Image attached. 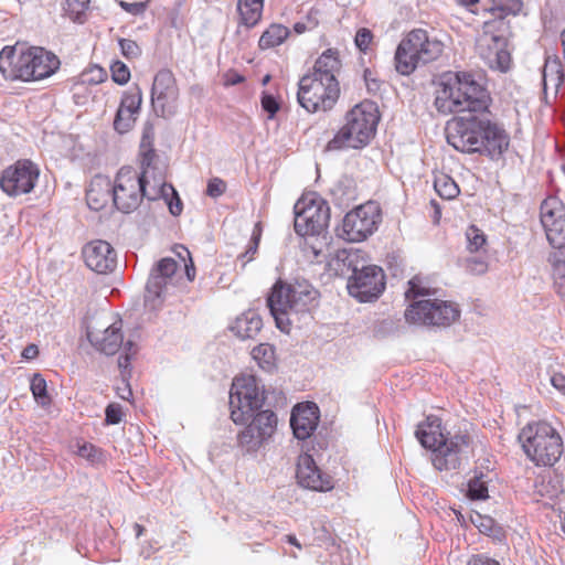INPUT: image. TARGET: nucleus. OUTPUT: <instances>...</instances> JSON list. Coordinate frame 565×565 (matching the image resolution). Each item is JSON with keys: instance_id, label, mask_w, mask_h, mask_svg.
<instances>
[{"instance_id": "obj_1", "label": "nucleus", "mask_w": 565, "mask_h": 565, "mask_svg": "<svg viewBox=\"0 0 565 565\" xmlns=\"http://www.w3.org/2000/svg\"><path fill=\"white\" fill-rule=\"evenodd\" d=\"M492 97L475 74L445 72L434 82V107L439 115L489 113Z\"/></svg>"}, {"instance_id": "obj_2", "label": "nucleus", "mask_w": 565, "mask_h": 565, "mask_svg": "<svg viewBox=\"0 0 565 565\" xmlns=\"http://www.w3.org/2000/svg\"><path fill=\"white\" fill-rule=\"evenodd\" d=\"M447 142L463 153H486L499 157L510 146V136L503 126L487 117L457 116L446 125Z\"/></svg>"}, {"instance_id": "obj_3", "label": "nucleus", "mask_w": 565, "mask_h": 565, "mask_svg": "<svg viewBox=\"0 0 565 565\" xmlns=\"http://www.w3.org/2000/svg\"><path fill=\"white\" fill-rule=\"evenodd\" d=\"M483 32L477 41L479 55L490 68L507 72L511 55L507 50V34L510 29L505 19L516 15L523 8L521 0H491L482 2Z\"/></svg>"}, {"instance_id": "obj_4", "label": "nucleus", "mask_w": 565, "mask_h": 565, "mask_svg": "<svg viewBox=\"0 0 565 565\" xmlns=\"http://www.w3.org/2000/svg\"><path fill=\"white\" fill-rule=\"evenodd\" d=\"M60 67L58 56L41 46L18 50L7 45L0 51V73L9 81H42L54 75Z\"/></svg>"}, {"instance_id": "obj_5", "label": "nucleus", "mask_w": 565, "mask_h": 565, "mask_svg": "<svg viewBox=\"0 0 565 565\" xmlns=\"http://www.w3.org/2000/svg\"><path fill=\"white\" fill-rule=\"evenodd\" d=\"M380 111L375 103L364 99L344 115V124L326 146L328 151L361 150L376 135Z\"/></svg>"}, {"instance_id": "obj_6", "label": "nucleus", "mask_w": 565, "mask_h": 565, "mask_svg": "<svg viewBox=\"0 0 565 565\" xmlns=\"http://www.w3.org/2000/svg\"><path fill=\"white\" fill-rule=\"evenodd\" d=\"M416 437L423 447L433 450V465L440 471L457 469L470 446L468 435L458 434L446 438L441 429V419L435 415H428L417 426Z\"/></svg>"}, {"instance_id": "obj_7", "label": "nucleus", "mask_w": 565, "mask_h": 565, "mask_svg": "<svg viewBox=\"0 0 565 565\" xmlns=\"http://www.w3.org/2000/svg\"><path fill=\"white\" fill-rule=\"evenodd\" d=\"M519 440L526 458L536 467H553L564 452L562 436L546 420L527 423Z\"/></svg>"}, {"instance_id": "obj_8", "label": "nucleus", "mask_w": 565, "mask_h": 565, "mask_svg": "<svg viewBox=\"0 0 565 565\" xmlns=\"http://www.w3.org/2000/svg\"><path fill=\"white\" fill-rule=\"evenodd\" d=\"M443 41L429 34L425 29L407 32L396 47L394 62L402 75H411L419 64L437 61L444 53Z\"/></svg>"}, {"instance_id": "obj_9", "label": "nucleus", "mask_w": 565, "mask_h": 565, "mask_svg": "<svg viewBox=\"0 0 565 565\" xmlns=\"http://www.w3.org/2000/svg\"><path fill=\"white\" fill-rule=\"evenodd\" d=\"M113 184V203L124 213L135 211L143 198L156 200L154 182L140 175L132 167H122L116 174Z\"/></svg>"}, {"instance_id": "obj_10", "label": "nucleus", "mask_w": 565, "mask_h": 565, "mask_svg": "<svg viewBox=\"0 0 565 565\" xmlns=\"http://www.w3.org/2000/svg\"><path fill=\"white\" fill-rule=\"evenodd\" d=\"M318 291L307 281L287 284L278 280L268 297V307L281 328V316L305 312L317 299Z\"/></svg>"}, {"instance_id": "obj_11", "label": "nucleus", "mask_w": 565, "mask_h": 565, "mask_svg": "<svg viewBox=\"0 0 565 565\" xmlns=\"http://www.w3.org/2000/svg\"><path fill=\"white\" fill-rule=\"evenodd\" d=\"M340 95V83H332L308 73L299 79L297 100L309 114L330 111L337 105Z\"/></svg>"}, {"instance_id": "obj_12", "label": "nucleus", "mask_w": 565, "mask_h": 565, "mask_svg": "<svg viewBox=\"0 0 565 565\" xmlns=\"http://www.w3.org/2000/svg\"><path fill=\"white\" fill-rule=\"evenodd\" d=\"M265 399V392L260 390L254 375L236 376L230 392L231 419L235 424H246L263 407Z\"/></svg>"}, {"instance_id": "obj_13", "label": "nucleus", "mask_w": 565, "mask_h": 565, "mask_svg": "<svg viewBox=\"0 0 565 565\" xmlns=\"http://www.w3.org/2000/svg\"><path fill=\"white\" fill-rule=\"evenodd\" d=\"M294 210L295 231L301 236L319 235L329 225L330 207L316 192L303 194Z\"/></svg>"}, {"instance_id": "obj_14", "label": "nucleus", "mask_w": 565, "mask_h": 565, "mask_svg": "<svg viewBox=\"0 0 565 565\" xmlns=\"http://www.w3.org/2000/svg\"><path fill=\"white\" fill-rule=\"evenodd\" d=\"M460 317L458 306L441 299L413 301L405 310L408 323L426 327H449Z\"/></svg>"}, {"instance_id": "obj_15", "label": "nucleus", "mask_w": 565, "mask_h": 565, "mask_svg": "<svg viewBox=\"0 0 565 565\" xmlns=\"http://www.w3.org/2000/svg\"><path fill=\"white\" fill-rule=\"evenodd\" d=\"M382 221L379 203L367 201L349 211L343 217V237L349 242H362L371 236Z\"/></svg>"}, {"instance_id": "obj_16", "label": "nucleus", "mask_w": 565, "mask_h": 565, "mask_svg": "<svg viewBox=\"0 0 565 565\" xmlns=\"http://www.w3.org/2000/svg\"><path fill=\"white\" fill-rule=\"evenodd\" d=\"M247 422L246 427L237 434V444L247 451H256L274 436L278 418L270 409H259Z\"/></svg>"}, {"instance_id": "obj_17", "label": "nucleus", "mask_w": 565, "mask_h": 565, "mask_svg": "<svg viewBox=\"0 0 565 565\" xmlns=\"http://www.w3.org/2000/svg\"><path fill=\"white\" fill-rule=\"evenodd\" d=\"M39 177V167L29 159H21L3 170L0 186L10 196L26 194L33 191Z\"/></svg>"}, {"instance_id": "obj_18", "label": "nucleus", "mask_w": 565, "mask_h": 565, "mask_svg": "<svg viewBox=\"0 0 565 565\" xmlns=\"http://www.w3.org/2000/svg\"><path fill=\"white\" fill-rule=\"evenodd\" d=\"M179 87L170 70H160L152 83L151 103L157 114L169 117L178 109Z\"/></svg>"}, {"instance_id": "obj_19", "label": "nucleus", "mask_w": 565, "mask_h": 565, "mask_svg": "<svg viewBox=\"0 0 565 565\" xmlns=\"http://www.w3.org/2000/svg\"><path fill=\"white\" fill-rule=\"evenodd\" d=\"M385 288L384 273L379 266H366L349 279V294L361 302L376 299Z\"/></svg>"}, {"instance_id": "obj_20", "label": "nucleus", "mask_w": 565, "mask_h": 565, "mask_svg": "<svg viewBox=\"0 0 565 565\" xmlns=\"http://www.w3.org/2000/svg\"><path fill=\"white\" fill-rule=\"evenodd\" d=\"M541 222L547 241L554 248L565 246V206L556 198L550 196L541 204Z\"/></svg>"}, {"instance_id": "obj_21", "label": "nucleus", "mask_w": 565, "mask_h": 565, "mask_svg": "<svg viewBox=\"0 0 565 565\" xmlns=\"http://www.w3.org/2000/svg\"><path fill=\"white\" fill-rule=\"evenodd\" d=\"M296 478L302 488L309 490L327 492L334 488L332 477L323 472L307 452L299 455L297 459Z\"/></svg>"}, {"instance_id": "obj_22", "label": "nucleus", "mask_w": 565, "mask_h": 565, "mask_svg": "<svg viewBox=\"0 0 565 565\" xmlns=\"http://www.w3.org/2000/svg\"><path fill=\"white\" fill-rule=\"evenodd\" d=\"M142 92L137 85L124 92L117 109L114 128L119 134L128 132L135 126L140 114Z\"/></svg>"}, {"instance_id": "obj_23", "label": "nucleus", "mask_w": 565, "mask_h": 565, "mask_svg": "<svg viewBox=\"0 0 565 565\" xmlns=\"http://www.w3.org/2000/svg\"><path fill=\"white\" fill-rule=\"evenodd\" d=\"M86 266L97 274H107L116 267V252L113 246L103 239L87 243L82 250Z\"/></svg>"}, {"instance_id": "obj_24", "label": "nucleus", "mask_w": 565, "mask_h": 565, "mask_svg": "<svg viewBox=\"0 0 565 565\" xmlns=\"http://www.w3.org/2000/svg\"><path fill=\"white\" fill-rule=\"evenodd\" d=\"M178 263L170 257L160 259L151 270L146 286V301L156 307V301L167 291L168 285L177 273Z\"/></svg>"}, {"instance_id": "obj_25", "label": "nucleus", "mask_w": 565, "mask_h": 565, "mask_svg": "<svg viewBox=\"0 0 565 565\" xmlns=\"http://www.w3.org/2000/svg\"><path fill=\"white\" fill-rule=\"evenodd\" d=\"M154 131L152 126H146L139 146L140 175L150 179L153 183V177H158L159 171H164L167 179V166L160 163L159 157L153 148Z\"/></svg>"}, {"instance_id": "obj_26", "label": "nucleus", "mask_w": 565, "mask_h": 565, "mask_svg": "<svg viewBox=\"0 0 565 565\" xmlns=\"http://www.w3.org/2000/svg\"><path fill=\"white\" fill-rule=\"evenodd\" d=\"M319 422V409L315 403L298 404L291 412L290 425L296 438H309Z\"/></svg>"}, {"instance_id": "obj_27", "label": "nucleus", "mask_w": 565, "mask_h": 565, "mask_svg": "<svg viewBox=\"0 0 565 565\" xmlns=\"http://www.w3.org/2000/svg\"><path fill=\"white\" fill-rule=\"evenodd\" d=\"M342 68V61L338 49L330 47L324 50L315 61L313 66L308 74L319 78L329 79L332 83H340L338 74Z\"/></svg>"}, {"instance_id": "obj_28", "label": "nucleus", "mask_w": 565, "mask_h": 565, "mask_svg": "<svg viewBox=\"0 0 565 565\" xmlns=\"http://www.w3.org/2000/svg\"><path fill=\"white\" fill-rule=\"evenodd\" d=\"M86 202L90 210L100 211L113 202L111 181L104 175H95L86 191Z\"/></svg>"}, {"instance_id": "obj_29", "label": "nucleus", "mask_w": 565, "mask_h": 565, "mask_svg": "<svg viewBox=\"0 0 565 565\" xmlns=\"http://www.w3.org/2000/svg\"><path fill=\"white\" fill-rule=\"evenodd\" d=\"M265 0H237V23L246 29L257 26L264 12Z\"/></svg>"}, {"instance_id": "obj_30", "label": "nucleus", "mask_w": 565, "mask_h": 565, "mask_svg": "<svg viewBox=\"0 0 565 565\" xmlns=\"http://www.w3.org/2000/svg\"><path fill=\"white\" fill-rule=\"evenodd\" d=\"M154 190H157L156 200L163 199L172 215L179 216L182 213V201L172 184L164 180V171H159L158 177H153Z\"/></svg>"}, {"instance_id": "obj_31", "label": "nucleus", "mask_w": 565, "mask_h": 565, "mask_svg": "<svg viewBox=\"0 0 565 565\" xmlns=\"http://www.w3.org/2000/svg\"><path fill=\"white\" fill-rule=\"evenodd\" d=\"M564 81L563 66L557 56H548L542 71L543 90L557 93Z\"/></svg>"}, {"instance_id": "obj_32", "label": "nucleus", "mask_w": 565, "mask_h": 565, "mask_svg": "<svg viewBox=\"0 0 565 565\" xmlns=\"http://www.w3.org/2000/svg\"><path fill=\"white\" fill-rule=\"evenodd\" d=\"M121 322H115L104 330L100 337L94 340L96 348L105 354H115L122 345Z\"/></svg>"}, {"instance_id": "obj_33", "label": "nucleus", "mask_w": 565, "mask_h": 565, "mask_svg": "<svg viewBox=\"0 0 565 565\" xmlns=\"http://www.w3.org/2000/svg\"><path fill=\"white\" fill-rule=\"evenodd\" d=\"M290 36V30L281 23H270L260 34L258 49L267 51L277 47Z\"/></svg>"}, {"instance_id": "obj_34", "label": "nucleus", "mask_w": 565, "mask_h": 565, "mask_svg": "<svg viewBox=\"0 0 565 565\" xmlns=\"http://www.w3.org/2000/svg\"><path fill=\"white\" fill-rule=\"evenodd\" d=\"M262 327V318L255 312H247L235 320L232 329L241 339H253L258 334Z\"/></svg>"}, {"instance_id": "obj_35", "label": "nucleus", "mask_w": 565, "mask_h": 565, "mask_svg": "<svg viewBox=\"0 0 565 565\" xmlns=\"http://www.w3.org/2000/svg\"><path fill=\"white\" fill-rule=\"evenodd\" d=\"M107 72L105 68L98 66V65H90L86 67L78 77L74 81L72 90H73V97L75 102L78 104V90L83 88L85 85H98L107 79Z\"/></svg>"}, {"instance_id": "obj_36", "label": "nucleus", "mask_w": 565, "mask_h": 565, "mask_svg": "<svg viewBox=\"0 0 565 565\" xmlns=\"http://www.w3.org/2000/svg\"><path fill=\"white\" fill-rule=\"evenodd\" d=\"M434 188L437 194L446 200H454L460 193V189L456 181L446 173L435 175Z\"/></svg>"}, {"instance_id": "obj_37", "label": "nucleus", "mask_w": 565, "mask_h": 565, "mask_svg": "<svg viewBox=\"0 0 565 565\" xmlns=\"http://www.w3.org/2000/svg\"><path fill=\"white\" fill-rule=\"evenodd\" d=\"M90 0H64V14L73 22L83 23L87 19Z\"/></svg>"}, {"instance_id": "obj_38", "label": "nucleus", "mask_w": 565, "mask_h": 565, "mask_svg": "<svg viewBox=\"0 0 565 565\" xmlns=\"http://www.w3.org/2000/svg\"><path fill=\"white\" fill-rule=\"evenodd\" d=\"M252 356L264 370H271L276 364L275 348L269 343H260L255 347Z\"/></svg>"}, {"instance_id": "obj_39", "label": "nucleus", "mask_w": 565, "mask_h": 565, "mask_svg": "<svg viewBox=\"0 0 565 565\" xmlns=\"http://www.w3.org/2000/svg\"><path fill=\"white\" fill-rule=\"evenodd\" d=\"M30 390L32 392V395L34 399L41 405V406H49L52 403L51 396L47 394V385L45 379L39 374L35 373L30 382Z\"/></svg>"}, {"instance_id": "obj_40", "label": "nucleus", "mask_w": 565, "mask_h": 565, "mask_svg": "<svg viewBox=\"0 0 565 565\" xmlns=\"http://www.w3.org/2000/svg\"><path fill=\"white\" fill-rule=\"evenodd\" d=\"M262 226L260 223H256L252 233V237L248 242L246 250L237 256V262L241 263L242 267H245L249 262L255 258L257 254L258 246L262 238Z\"/></svg>"}, {"instance_id": "obj_41", "label": "nucleus", "mask_w": 565, "mask_h": 565, "mask_svg": "<svg viewBox=\"0 0 565 565\" xmlns=\"http://www.w3.org/2000/svg\"><path fill=\"white\" fill-rule=\"evenodd\" d=\"M471 522L482 534L492 537H499L501 534V529L490 516L476 513L475 515H471Z\"/></svg>"}, {"instance_id": "obj_42", "label": "nucleus", "mask_w": 565, "mask_h": 565, "mask_svg": "<svg viewBox=\"0 0 565 565\" xmlns=\"http://www.w3.org/2000/svg\"><path fill=\"white\" fill-rule=\"evenodd\" d=\"M467 249L470 253H478L487 245V237L484 233L476 225H470L466 231Z\"/></svg>"}, {"instance_id": "obj_43", "label": "nucleus", "mask_w": 565, "mask_h": 565, "mask_svg": "<svg viewBox=\"0 0 565 565\" xmlns=\"http://www.w3.org/2000/svg\"><path fill=\"white\" fill-rule=\"evenodd\" d=\"M408 289L405 291L407 299H413L418 296H428L434 294L431 288L426 284L425 279L420 276H414L408 281Z\"/></svg>"}, {"instance_id": "obj_44", "label": "nucleus", "mask_w": 565, "mask_h": 565, "mask_svg": "<svg viewBox=\"0 0 565 565\" xmlns=\"http://www.w3.org/2000/svg\"><path fill=\"white\" fill-rule=\"evenodd\" d=\"M467 497L471 500H484L488 498L487 483L480 478L475 477L468 482Z\"/></svg>"}, {"instance_id": "obj_45", "label": "nucleus", "mask_w": 565, "mask_h": 565, "mask_svg": "<svg viewBox=\"0 0 565 565\" xmlns=\"http://www.w3.org/2000/svg\"><path fill=\"white\" fill-rule=\"evenodd\" d=\"M111 78L118 85H125L130 81V70L121 61L117 60L110 65Z\"/></svg>"}, {"instance_id": "obj_46", "label": "nucleus", "mask_w": 565, "mask_h": 565, "mask_svg": "<svg viewBox=\"0 0 565 565\" xmlns=\"http://www.w3.org/2000/svg\"><path fill=\"white\" fill-rule=\"evenodd\" d=\"M489 269V264L484 257H470L465 260V270L472 276L484 275Z\"/></svg>"}, {"instance_id": "obj_47", "label": "nucleus", "mask_w": 565, "mask_h": 565, "mask_svg": "<svg viewBox=\"0 0 565 565\" xmlns=\"http://www.w3.org/2000/svg\"><path fill=\"white\" fill-rule=\"evenodd\" d=\"M373 39H374V36L370 29L361 28L358 30V32L355 34L354 42H355L356 47L361 52L367 53L373 43Z\"/></svg>"}, {"instance_id": "obj_48", "label": "nucleus", "mask_w": 565, "mask_h": 565, "mask_svg": "<svg viewBox=\"0 0 565 565\" xmlns=\"http://www.w3.org/2000/svg\"><path fill=\"white\" fill-rule=\"evenodd\" d=\"M121 54L128 58H137L141 55V47L139 44L131 39H119L118 41Z\"/></svg>"}, {"instance_id": "obj_49", "label": "nucleus", "mask_w": 565, "mask_h": 565, "mask_svg": "<svg viewBox=\"0 0 565 565\" xmlns=\"http://www.w3.org/2000/svg\"><path fill=\"white\" fill-rule=\"evenodd\" d=\"M226 191V182L221 178H212L207 182L206 194L211 198H218Z\"/></svg>"}, {"instance_id": "obj_50", "label": "nucleus", "mask_w": 565, "mask_h": 565, "mask_svg": "<svg viewBox=\"0 0 565 565\" xmlns=\"http://www.w3.org/2000/svg\"><path fill=\"white\" fill-rule=\"evenodd\" d=\"M105 415H106V418H105L106 424H108V425L119 424L122 418L121 406L119 404H114V403L109 404L106 407Z\"/></svg>"}, {"instance_id": "obj_51", "label": "nucleus", "mask_w": 565, "mask_h": 565, "mask_svg": "<svg viewBox=\"0 0 565 565\" xmlns=\"http://www.w3.org/2000/svg\"><path fill=\"white\" fill-rule=\"evenodd\" d=\"M119 6L122 10H125L126 12H128L132 15H140L147 10L148 1H139V2L119 1Z\"/></svg>"}, {"instance_id": "obj_52", "label": "nucleus", "mask_w": 565, "mask_h": 565, "mask_svg": "<svg viewBox=\"0 0 565 565\" xmlns=\"http://www.w3.org/2000/svg\"><path fill=\"white\" fill-rule=\"evenodd\" d=\"M244 81H245V77L243 75H241L237 71L233 70V68L227 70L222 75V84L225 87H230V86H234V85L241 84Z\"/></svg>"}, {"instance_id": "obj_53", "label": "nucleus", "mask_w": 565, "mask_h": 565, "mask_svg": "<svg viewBox=\"0 0 565 565\" xmlns=\"http://www.w3.org/2000/svg\"><path fill=\"white\" fill-rule=\"evenodd\" d=\"M77 454L83 458L95 460L100 456V450L93 444L84 443L82 446L78 447Z\"/></svg>"}, {"instance_id": "obj_54", "label": "nucleus", "mask_w": 565, "mask_h": 565, "mask_svg": "<svg viewBox=\"0 0 565 565\" xmlns=\"http://www.w3.org/2000/svg\"><path fill=\"white\" fill-rule=\"evenodd\" d=\"M262 107L265 111L269 114L270 118H273L279 110V104L276 100V98L271 95H264L262 97Z\"/></svg>"}, {"instance_id": "obj_55", "label": "nucleus", "mask_w": 565, "mask_h": 565, "mask_svg": "<svg viewBox=\"0 0 565 565\" xmlns=\"http://www.w3.org/2000/svg\"><path fill=\"white\" fill-rule=\"evenodd\" d=\"M180 248L182 249V252L188 256L189 258V263L185 262V257L182 256V253H179V256L182 257L183 262H184V267H185V275H186V278L189 281H193L194 278H195V267H194V263L190 256V252L188 248H185L184 246H180Z\"/></svg>"}, {"instance_id": "obj_56", "label": "nucleus", "mask_w": 565, "mask_h": 565, "mask_svg": "<svg viewBox=\"0 0 565 565\" xmlns=\"http://www.w3.org/2000/svg\"><path fill=\"white\" fill-rule=\"evenodd\" d=\"M321 11L318 8H310L305 17V22L311 30H315L320 24Z\"/></svg>"}, {"instance_id": "obj_57", "label": "nucleus", "mask_w": 565, "mask_h": 565, "mask_svg": "<svg viewBox=\"0 0 565 565\" xmlns=\"http://www.w3.org/2000/svg\"><path fill=\"white\" fill-rule=\"evenodd\" d=\"M467 565H501L497 559L491 558L484 554L472 555Z\"/></svg>"}, {"instance_id": "obj_58", "label": "nucleus", "mask_w": 565, "mask_h": 565, "mask_svg": "<svg viewBox=\"0 0 565 565\" xmlns=\"http://www.w3.org/2000/svg\"><path fill=\"white\" fill-rule=\"evenodd\" d=\"M364 81L370 92H376L380 89V82L373 77L371 70L364 71Z\"/></svg>"}, {"instance_id": "obj_59", "label": "nucleus", "mask_w": 565, "mask_h": 565, "mask_svg": "<svg viewBox=\"0 0 565 565\" xmlns=\"http://www.w3.org/2000/svg\"><path fill=\"white\" fill-rule=\"evenodd\" d=\"M39 355V348L35 344L26 345L22 351V358L33 360Z\"/></svg>"}, {"instance_id": "obj_60", "label": "nucleus", "mask_w": 565, "mask_h": 565, "mask_svg": "<svg viewBox=\"0 0 565 565\" xmlns=\"http://www.w3.org/2000/svg\"><path fill=\"white\" fill-rule=\"evenodd\" d=\"M457 1H458L461 6H465V7H467V8H470V11H471L472 13H476V14H479V13H480V11H479V9H478V8L472 9L473 7H476V6L480 2V0H457Z\"/></svg>"}, {"instance_id": "obj_61", "label": "nucleus", "mask_w": 565, "mask_h": 565, "mask_svg": "<svg viewBox=\"0 0 565 565\" xmlns=\"http://www.w3.org/2000/svg\"><path fill=\"white\" fill-rule=\"evenodd\" d=\"M294 31L297 33V34H302L305 32H309V31H312L311 28H309L307 25V23L303 21H299V22H296L294 24Z\"/></svg>"}, {"instance_id": "obj_62", "label": "nucleus", "mask_w": 565, "mask_h": 565, "mask_svg": "<svg viewBox=\"0 0 565 565\" xmlns=\"http://www.w3.org/2000/svg\"><path fill=\"white\" fill-rule=\"evenodd\" d=\"M430 206L434 209V215H433L434 223L437 224V223H439V220L441 217L440 206L435 200L430 201Z\"/></svg>"}, {"instance_id": "obj_63", "label": "nucleus", "mask_w": 565, "mask_h": 565, "mask_svg": "<svg viewBox=\"0 0 565 565\" xmlns=\"http://www.w3.org/2000/svg\"><path fill=\"white\" fill-rule=\"evenodd\" d=\"M118 365L120 369H127L129 366V355L128 354L120 355L118 358Z\"/></svg>"}, {"instance_id": "obj_64", "label": "nucleus", "mask_w": 565, "mask_h": 565, "mask_svg": "<svg viewBox=\"0 0 565 565\" xmlns=\"http://www.w3.org/2000/svg\"><path fill=\"white\" fill-rule=\"evenodd\" d=\"M561 40H562V53H563V58L565 61V29L562 31L561 33Z\"/></svg>"}]
</instances>
